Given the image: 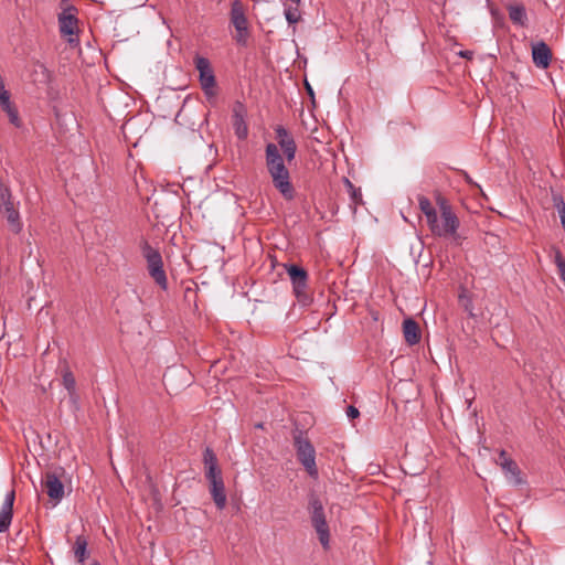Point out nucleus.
Instances as JSON below:
<instances>
[{
    "mask_svg": "<svg viewBox=\"0 0 565 565\" xmlns=\"http://www.w3.org/2000/svg\"><path fill=\"white\" fill-rule=\"evenodd\" d=\"M90 565H100L98 562H93Z\"/></svg>",
    "mask_w": 565,
    "mask_h": 565,
    "instance_id": "32",
    "label": "nucleus"
},
{
    "mask_svg": "<svg viewBox=\"0 0 565 565\" xmlns=\"http://www.w3.org/2000/svg\"><path fill=\"white\" fill-rule=\"evenodd\" d=\"M87 545L88 542L83 535L77 536L73 545L74 556L81 565H84V562L88 556Z\"/></svg>",
    "mask_w": 565,
    "mask_h": 565,
    "instance_id": "21",
    "label": "nucleus"
},
{
    "mask_svg": "<svg viewBox=\"0 0 565 565\" xmlns=\"http://www.w3.org/2000/svg\"><path fill=\"white\" fill-rule=\"evenodd\" d=\"M42 486L49 498L56 503L64 497V484L56 472L47 471L43 476Z\"/></svg>",
    "mask_w": 565,
    "mask_h": 565,
    "instance_id": "13",
    "label": "nucleus"
},
{
    "mask_svg": "<svg viewBox=\"0 0 565 565\" xmlns=\"http://www.w3.org/2000/svg\"><path fill=\"white\" fill-rule=\"evenodd\" d=\"M347 183H348V186L350 189L351 198L354 201V203L355 204L361 203L362 202V193H361V191L359 189H355L353 186V184L349 180H347Z\"/></svg>",
    "mask_w": 565,
    "mask_h": 565,
    "instance_id": "28",
    "label": "nucleus"
},
{
    "mask_svg": "<svg viewBox=\"0 0 565 565\" xmlns=\"http://www.w3.org/2000/svg\"><path fill=\"white\" fill-rule=\"evenodd\" d=\"M230 21L236 31L235 41L241 45H246L249 38V23L245 6L241 0H234L231 3Z\"/></svg>",
    "mask_w": 565,
    "mask_h": 565,
    "instance_id": "7",
    "label": "nucleus"
},
{
    "mask_svg": "<svg viewBox=\"0 0 565 565\" xmlns=\"http://www.w3.org/2000/svg\"><path fill=\"white\" fill-rule=\"evenodd\" d=\"M347 416L350 418V419H355L360 416V412L356 407L350 405L348 408H347Z\"/></svg>",
    "mask_w": 565,
    "mask_h": 565,
    "instance_id": "29",
    "label": "nucleus"
},
{
    "mask_svg": "<svg viewBox=\"0 0 565 565\" xmlns=\"http://www.w3.org/2000/svg\"><path fill=\"white\" fill-rule=\"evenodd\" d=\"M437 203L440 217L437 215L434 222L431 221L428 224V228L434 236L455 239L460 226V221L446 199L438 196Z\"/></svg>",
    "mask_w": 565,
    "mask_h": 565,
    "instance_id": "3",
    "label": "nucleus"
},
{
    "mask_svg": "<svg viewBox=\"0 0 565 565\" xmlns=\"http://www.w3.org/2000/svg\"><path fill=\"white\" fill-rule=\"evenodd\" d=\"M286 158L274 142L265 147V163L274 188L281 196L290 201L295 198V188L291 183L290 172L286 166Z\"/></svg>",
    "mask_w": 565,
    "mask_h": 565,
    "instance_id": "1",
    "label": "nucleus"
},
{
    "mask_svg": "<svg viewBox=\"0 0 565 565\" xmlns=\"http://www.w3.org/2000/svg\"><path fill=\"white\" fill-rule=\"evenodd\" d=\"M307 88H308L309 94L312 95L313 94L312 88L309 85H307Z\"/></svg>",
    "mask_w": 565,
    "mask_h": 565,
    "instance_id": "31",
    "label": "nucleus"
},
{
    "mask_svg": "<svg viewBox=\"0 0 565 565\" xmlns=\"http://www.w3.org/2000/svg\"><path fill=\"white\" fill-rule=\"evenodd\" d=\"M403 333L405 341L409 345H415L419 343L422 338L420 330L418 323L414 319L408 318L403 321Z\"/></svg>",
    "mask_w": 565,
    "mask_h": 565,
    "instance_id": "18",
    "label": "nucleus"
},
{
    "mask_svg": "<svg viewBox=\"0 0 565 565\" xmlns=\"http://www.w3.org/2000/svg\"><path fill=\"white\" fill-rule=\"evenodd\" d=\"M247 118V108L246 106L236 100L232 106V126L234 129L235 136L239 140H245L248 137V125L246 121Z\"/></svg>",
    "mask_w": 565,
    "mask_h": 565,
    "instance_id": "11",
    "label": "nucleus"
},
{
    "mask_svg": "<svg viewBox=\"0 0 565 565\" xmlns=\"http://www.w3.org/2000/svg\"><path fill=\"white\" fill-rule=\"evenodd\" d=\"M0 212L7 217L8 223L15 233L21 231L20 214L12 201L11 191L0 183Z\"/></svg>",
    "mask_w": 565,
    "mask_h": 565,
    "instance_id": "9",
    "label": "nucleus"
},
{
    "mask_svg": "<svg viewBox=\"0 0 565 565\" xmlns=\"http://www.w3.org/2000/svg\"><path fill=\"white\" fill-rule=\"evenodd\" d=\"M14 106L10 100V93L4 88L0 90V107L2 110Z\"/></svg>",
    "mask_w": 565,
    "mask_h": 565,
    "instance_id": "26",
    "label": "nucleus"
},
{
    "mask_svg": "<svg viewBox=\"0 0 565 565\" xmlns=\"http://www.w3.org/2000/svg\"><path fill=\"white\" fill-rule=\"evenodd\" d=\"M509 18L510 20L520 26H525L527 21V15L524 6L522 4H512L508 7Z\"/></svg>",
    "mask_w": 565,
    "mask_h": 565,
    "instance_id": "20",
    "label": "nucleus"
},
{
    "mask_svg": "<svg viewBox=\"0 0 565 565\" xmlns=\"http://www.w3.org/2000/svg\"><path fill=\"white\" fill-rule=\"evenodd\" d=\"M285 7L284 14L289 24H296L301 20V0H280Z\"/></svg>",
    "mask_w": 565,
    "mask_h": 565,
    "instance_id": "19",
    "label": "nucleus"
},
{
    "mask_svg": "<svg viewBox=\"0 0 565 565\" xmlns=\"http://www.w3.org/2000/svg\"><path fill=\"white\" fill-rule=\"evenodd\" d=\"M498 465L502 468V470L505 473V477L514 484L521 483L520 478V469L514 460H512L510 457H508V454L505 450H501L499 452V460Z\"/></svg>",
    "mask_w": 565,
    "mask_h": 565,
    "instance_id": "14",
    "label": "nucleus"
},
{
    "mask_svg": "<svg viewBox=\"0 0 565 565\" xmlns=\"http://www.w3.org/2000/svg\"><path fill=\"white\" fill-rule=\"evenodd\" d=\"M460 56L466 57V58H471L472 52L471 51H461Z\"/></svg>",
    "mask_w": 565,
    "mask_h": 565,
    "instance_id": "30",
    "label": "nucleus"
},
{
    "mask_svg": "<svg viewBox=\"0 0 565 565\" xmlns=\"http://www.w3.org/2000/svg\"><path fill=\"white\" fill-rule=\"evenodd\" d=\"M294 444L299 462L303 466L311 478L317 479L319 472L316 463L315 447L301 433L294 437Z\"/></svg>",
    "mask_w": 565,
    "mask_h": 565,
    "instance_id": "5",
    "label": "nucleus"
},
{
    "mask_svg": "<svg viewBox=\"0 0 565 565\" xmlns=\"http://www.w3.org/2000/svg\"><path fill=\"white\" fill-rule=\"evenodd\" d=\"M142 255L147 260V268L150 277L161 289L167 290L168 279L163 269V262L160 252L146 242L142 246Z\"/></svg>",
    "mask_w": 565,
    "mask_h": 565,
    "instance_id": "6",
    "label": "nucleus"
},
{
    "mask_svg": "<svg viewBox=\"0 0 565 565\" xmlns=\"http://www.w3.org/2000/svg\"><path fill=\"white\" fill-rule=\"evenodd\" d=\"M554 264L557 267L561 280L565 284V258L558 248H554Z\"/></svg>",
    "mask_w": 565,
    "mask_h": 565,
    "instance_id": "24",
    "label": "nucleus"
},
{
    "mask_svg": "<svg viewBox=\"0 0 565 565\" xmlns=\"http://www.w3.org/2000/svg\"><path fill=\"white\" fill-rule=\"evenodd\" d=\"M203 463L205 468V478L210 482V493L218 510L226 507L225 486L222 477V470L218 467L217 458L211 448H205L203 452Z\"/></svg>",
    "mask_w": 565,
    "mask_h": 565,
    "instance_id": "2",
    "label": "nucleus"
},
{
    "mask_svg": "<svg viewBox=\"0 0 565 565\" xmlns=\"http://www.w3.org/2000/svg\"><path fill=\"white\" fill-rule=\"evenodd\" d=\"M532 58L535 66L547 68L552 60V51L545 42H537L532 45Z\"/></svg>",
    "mask_w": 565,
    "mask_h": 565,
    "instance_id": "16",
    "label": "nucleus"
},
{
    "mask_svg": "<svg viewBox=\"0 0 565 565\" xmlns=\"http://www.w3.org/2000/svg\"><path fill=\"white\" fill-rule=\"evenodd\" d=\"M3 111L7 113V115L9 117V120H10V122L13 126H15V127H20L21 126V120H20V117H19V113H18V110H17V108L14 106H12L10 108H7Z\"/></svg>",
    "mask_w": 565,
    "mask_h": 565,
    "instance_id": "25",
    "label": "nucleus"
},
{
    "mask_svg": "<svg viewBox=\"0 0 565 565\" xmlns=\"http://www.w3.org/2000/svg\"><path fill=\"white\" fill-rule=\"evenodd\" d=\"M418 205L422 213L426 217L427 225L438 215L436 209L431 204L430 200L424 195L418 196Z\"/></svg>",
    "mask_w": 565,
    "mask_h": 565,
    "instance_id": "22",
    "label": "nucleus"
},
{
    "mask_svg": "<svg viewBox=\"0 0 565 565\" xmlns=\"http://www.w3.org/2000/svg\"><path fill=\"white\" fill-rule=\"evenodd\" d=\"M277 147L282 156H285L287 162H291L296 158L297 145L291 134L284 127L277 126L275 128Z\"/></svg>",
    "mask_w": 565,
    "mask_h": 565,
    "instance_id": "12",
    "label": "nucleus"
},
{
    "mask_svg": "<svg viewBox=\"0 0 565 565\" xmlns=\"http://www.w3.org/2000/svg\"><path fill=\"white\" fill-rule=\"evenodd\" d=\"M309 513L312 526L317 524H323L327 522L323 504L320 499L316 495H311L309 499Z\"/></svg>",
    "mask_w": 565,
    "mask_h": 565,
    "instance_id": "17",
    "label": "nucleus"
},
{
    "mask_svg": "<svg viewBox=\"0 0 565 565\" xmlns=\"http://www.w3.org/2000/svg\"><path fill=\"white\" fill-rule=\"evenodd\" d=\"M63 384H64L65 388L71 393L75 390V377L73 376V374L71 372L64 373Z\"/></svg>",
    "mask_w": 565,
    "mask_h": 565,
    "instance_id": "27",
    "label": "nucleus"
},
{
    "mask_svg": "<svg viewBox=\"0 0 565 565\" xmlns=\"http://www.w3.org/2000/svg\"><path fill=\"white\" fill-rule=\"evenodd\" d=\"M14 500L15 492L11 490L6 494L0 510V533L6 532L12 522Z\"/></svg>",
    "mask_w": 565,
    "mask_h": 565,
    "instance_id": "15",
    "label": "nucleus"
},
{
    "mask_svg": "<svg viewBox=\"0 0 565 565\" xmlns=\"http://www.w3.org/2000/svg\"><path fill=\"white\" fill-rule=\"evenodd\" d=\"M316 533L318 534V539L323 550L330 548V530L327 522L323 524H317L313 526Z\"/></svg>",
    "mask_w": 565,
    "mask_h": 565,
    "instance_id": "23",
    "label": "nucleus"
},
{
    "mask_svg": "<svg viewBox=\"0 0 565 565\" xmlns=\"http://www.w3.org/2000/svg\"><path fill=\"white\" fill-rule=\"evenodd\" d=\"M60 32L63 36H67L71 46H77L78 40V20L75 15V9L68 8L58 17Z\"/></svg>",
    "mask_w": 565,
    "mask_h": 565,
    "instance_id": "8",
    "label": "nucleus"
},
{
    "mask_svg": "<svg viewBox=\"0 0 565 565\" xmlns=\"http://www.w3.org/2000/svg\"><path fill=\"white\" fill-rule=\"evenodd\" d=\"M292 285L295 297L302 306L311 303L312 298L308 292V273L305 268L295 264L284 265Z\"/></svg>",
    "mask_w": 565,
    "mask_h": 565,
    "instance_id": "4",
    "label": "nucleus"
},
{
    "mask_svg": "<svg viewBox=\"0 0 565 565\" xmlns=\"http://www.w3.org/2000/svg\"><path fill=\"white\" fill-rule=\"evenodd\" d=\"M195 68L200 75V84L206 96L213 97L215 95V76L211 67V63L206 57L195 56Z\"/></svg>",
    "mask_w": 565,
    "mask_h": 565,
    "instance_id": "10",
    "label": "nucleus"
}]
</instances>
